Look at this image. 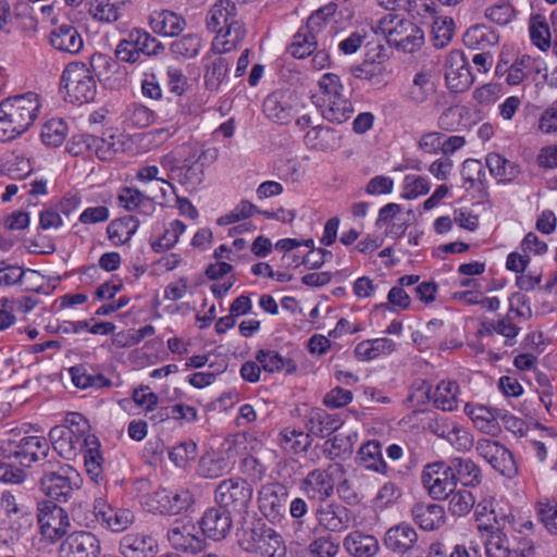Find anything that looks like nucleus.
<instances>
[{"instance_id":"obj_51","label":"nucleus","mask_w":557,"mask_h":557,"mask_svg":"<svg viewBox=\"0 0 557 557\" xmlns=\"http://www.w3.org/2000/svg\"><path fill=\"white\" fill-rule=\"evenodd\" d=\"M339 549V541L330 533L315 537L308 546L310 557H336Z\"/></svg>"},{"instance_id":"obj_24","label":"nucleus","mask_w":557,"mask_h":557,"mask_svg":"<svg viewBox=\"0 0 557 557\" xmlns=\"http://www.w3.org/2000/svg\"><path fill=\"white\" fill-rule=\"evenodd\" d=\"M388 45L407 53L419 50L424 42L423 30L408 20L400 22L398 28L387 40Z\"/></svg>"},{"instance_id":"obj_18","label":"nucleus","mask_w":557,"mask_h":557,"mask_svg":"<svg viewBox=\"0 0 557 557\" xmlns=\"http://www.w3.org/2000/svg\"><path fill=\"white\" fill-rule=\"evenodd\" d=\"M94 515L103 528L112 532L126 530L135 519L133 511L129 509L113 508L103 498L95 500Z\"/></svg>"},{"instance_id":"obj_5","label":"nucleus","mask_w":557,"mask_h":557,"mask_svg":"<svg viewBox=\"0 0 557 557\" xmlns=\"http://www.w3.org/2000/svg\"><path fill=\"white\" fill-rule=\"evenodd\" d=\"M61 84L65 89V100L71 103H88L97 94L94 76L86 64L81 62H72L65 67Z\"/></svg>"},{"instance_id":"obj_19","label":"nucleus","mask_w":557,"mask_h":557,"mask_svg":"<svg viewBox=\"0 0 557 557\" xmlns=\"http://www.w3.org/2000/svg\"><path fill=\"white\" fill-rule=\"evenodd\" d=\"M288 492L281 483H270L259 492V508L270 521L280 520L285 512Z\"/></svg>"},{"instance_id":"obj_36","label":"nucleus","mask_w":557,"mask_h":557,"mask_svg":"<svg viewBox=\"0 0 557 557\" xmlns=\"http://www.w3.org/2000/svg\"><path fill=\"white\" fill-rule=\"evenodd\" d=\"M416 523L423 530H436L445 523V510L436 504H416L412 508Z\"/></svg>"},{"instance_id":"obj_38","label":"nucleus","mask_w":557,"mask_h":557,"mask_svg":"<svg viewBox=\"0 0 557 557\" xmlns=\"http://www.w3.org/2000/svg\"><path fill=\"white\" fill-rule=\"evenodd\" d=\"M73 384L82 389L102 388L112 386L111 380L106 377L91 367L78 364L70 369Z\"/></svg>"},{"instance_id":"obj_40","label":"nucleus","mask_w":557,"mask_h":557,"mask_svg":"<svg viewBox=\"0 0 557 557\" xmlns=\"http://www.w3.org/2000/svg\"><path fill=\"white\" fill-rule=\"evenodd\" d=\"M139 221L133 215H126L111 221L107 227L108 238L114 246L128 243L137 232Z\"/></svg>"},{"instance_id":"obj_8","label":"nucleus","mask_w":557,"mask_h":557,"mask_svg":"<svg viewBox=\"0 0 557 557\" xmlns=\"http://www.w3.org/2000/svg\"><path fill=\"white\" fill-rule=\"evenodd\" d=\"M37 523L40 535L50 544L63 541L70 534L71 521L67 512L50 500L38 503Z\"/></svg>"},{"instance_id":"obj_11","label":"nucleus","mask_w":557,"mask_h":557,"mask_svg":"<svg viewBox=\"0 0 557 557\" xmlns=\"http://www.w3.org/2000/svg\"><path fill=\"white\" fill-rule=\"evenodd\" d=\"M476 454L502 475L512 479L518 467L511 451L497 441L480 438L475 444Z\"/></svg>"},{"instance_id":"obj_54","label":"nucleus","mask_w":557,"mask_h":557,"mask_svg":"<svg viewBox=\"0 0 557 557\" xmlns=\"http://www.w3.org/2000/svg\"><path fill=\"white\" fill-rule=\"evenodd\" d=\"M228 72V62L223 57H216L207 64L205 83L208 89L216 90Z\"/></svg>"},{"instance_id":"obj_61","label":"nucleus","mask_w":557,"mask_h":557,"mask_svg":"<svg viewBox=\"0 0 557 557\" xmlns=\"http://www.w3.org/2000/svg\"><path fill=\"white\" fill-rule=\"evenodd\" d=\"M454 35V21L451 18L435 20L432 27L431 40L437 49L446 47Z\"/></svg>"},{"instance_id":"obj_16","label":"nucleus","mask_w":557,"mask_h":557,"mask_svg":"<svg viewBox=\"0 0 557 557\" xmlns=\"http://www.w3.org/2000/svg\"><path fill=\"white\" fill-rule=\"evenodd\" d=\"M218 157L215 149L194 150L180 168L177 181L190 189H196L205 180V161H213Z\"/></svg>"},{"instance_id":"obj_64","label":"nucleus","mask_w":557,"mask_h":557,"mask_svg":"<svg viewBox=\"0 0 557 557\" xmlns=\"http://www.w3.org/2000/svg\"><path fill=\"white\" fill-rule=\"evenodd\" d=\"M448 508L453 515L463 516L468 513L474 505V497L470 491L459 490L450 494Z\"/></svg>"},{"instance_id":"obj_43","label":"nucleus","mask_w":557,"mask_h":557,"mask_svg":"<svg viewBox=\"0 0 557 557\" xmlns=\"http://www.w3.org/2000/svg\"><path fill=\"white\" fill-rule=\"evenodd\" d=\"M395 343L386 337L364 339L357 344L355 356L360 361H370L395 349Z\"/></svg>"},{"instance_id":"obj_35","label":"nucleus","mask_w":557,"mask_h":557,"mask_svg":"<svg viewBox=\"0 0 557 557\" xmlns=\"http://www.w3.org/2000/svg\"><path fill=\"white\" fill-rule=\"evenodd\" d=\"M157 198V194L147 196L136 188L124 187L117 196V201L127 211L138 210L140 213L150 214L154 210Z\"/></svg>"},{"instance_id":"obj_44","label":"nucleus","mask_w":557,"mask_h":557,"mask_svg":"<svg viewBox=\"0 0 557 557\" xmlns=\"http://www.w3.org/2000/svg\"><path fill=\"white\" fill-rule=\"evenodd\" d=\"M121 119L125 131L144 128L154 122V112L143 104L132 103L122 113Z\"/></svg>"},{"instance_id":"obj_14","label":"nucleus","mask_w":557,"mask_h":557,"mask_svg":"<svg viewBox=\"0 0 557 557\" xmlns=\"http://www.w3.org/2000/svg\"><path fill=\"white\" fill-rule=\"evenodd\" d=\"M87 435L85 430L55 425L49 431V442L60 457L71 460L79 454Z\"/></svg>"},{"instance_id":"obj_20","label":"nucleus","mask_w":557,"mask_h":557,"mask_svg":"<svg viewBox=\"0 0 557 557\" xmlns=\"http://www.w3.org/2000/svg\"><path fill=\"white\" fill-rule=\"evenodd\" d=\"M265 116L278 124H287L294 112V95L289 89H277L263 101Z\"/></svg>"},{"instance_id":"obj_10","label":"nucleus","mask_w":557,"mask_h":557,"mask_svg":"<svg viewBox=\"0 0 557 557\" xmlns=\"http://www.w3.org/2000/svg\"><path fill=\"white\" fill-rule=\"evenodd\" d=\"M421 483L433 499H446L456 488L455 476L446 461H436L424 466Z\"/></svg>"},{"instance_id":"obj_12","label":"nucleus","mask_w":557,"mask_h":557,"mask_svg":"<svg viewBox=\"0 0 557 557\" xmlns=\"http://www.w3.org/2000/svg\"><path fill=\"white\" fill-rule=\"evenodd\" d=\"M344 473V468L338 463L331 465L325 470H312L302 480L301 488L309 498L323 503L333 495L336 480Z\"/></svg>"},{"instance_id":"obj_2","label":"nucleus","mask_w":557,"mask_h":557,"mask_svg":"<svg viewBox=\"0 0 557 557\" xmlns=\"http://www.w3.org/2000/svg\"><path fill=\"white\" fill-rule=\"evenodd\" d=\"M40 111L35 92L9 97L0 102V141H9L24 134Z\"/></svg>"},{"instance_id":"obj_6","label":"nucleus","mask_w":557,"mask_h":557,"mask_svg":"<svg viewBox=\"0 0 557 557\" xmlns=\"http://www.w3.org/2000/svg\"><path fill=\"white\" fill-rule=\"evenodd\" d=\"M238 544L245 552L257 553L261 557H285V546L281 535L263 524L245 529Z\"/></svg>"},{"instance_id":"obj_48","label":"nucleus","mask_w":557,"mask_h":557,"mask_svg":"<svg viewBox=\"0 0 557 557\" xmlns=\"http://www.w3.org/2000/svg\"><path fill=\"white\" fill-rule=\"evenodd\" d=\"M256 360L261 364L264 371L270 373L285 371L287 374H290L297 368L292 359L284 358L277 351L271 349L258 350Z\"/></svg>"},{"instance_id":"obj_59","label":"nucleus","mask_w":557,"mask_h":557,"mask_svg":"<svg viewBox=\"0 0 557 557\" xmlns=\"http://www.w3.org/2000/svg\"><path fill=\"white\" fill-rule=\"evenodd\" d=\"M319 88L321 90V96L319 98V103H324L327 100L337 98L343 96L344 87L338 77V75L334 73H325L319 81Z\"/></svg>"},{"instance_id":"obj_50","label":"nucleus","mask_w":557,"mask_h":557,"mask_svg":"<svg viewBox=\"0 0 557 557\" xmlns=\"http://www.w3.org/2000/svg\"><path fill=\"white\" fill-rule=\"evenodd\" d=\"M186 225L180 221H172L165 227L164 233L154 242L151 243V248L156 252H163L170 250L178 242L180 236L185 232Z\"/></svg>"},{"instance_id":"obj_26","label":"nucleus","mask_w":557,"mask_h":557,"mask_svg":"<svg viewBox=\"0 0 557 557\" xmlns=\"http://www.w3.org/2000/svg\"><path fill=\"white\" fill-rule=\"evenodd\" d=\"M436 91V84L431 70H420L407 87L404 99L414 106L426 102Z\"/></svg>"},{"instance_id":"obj_33","label":"nucleus","mask_w":557,"mask_h":557,"mask_svg":"<svg viewBox=\"0 0 557 557\" xmlns=\"http://www.w3.org/2000/svg\"><path fill=\"white\" fill-rule=\"evenodd\" d=\"M521 327L511 319V314H505L497 320L482 321L478 329L480 336H492L499 334L506 338L507 344L512 345V341L520 333Z\"/></svg>"},{"instance_id":"obj_7","label":"nucleus","mask_w":557,"mask_h":557,"mask_svg":"<svg viewBox=\"0 0 557 557\" xmlns=\"http://www.w3.org/2000/svg\"><path fill=\"white\" fill-rule=\"evenodd\" d=\"M252 495V486L239 476L221 481L214 491V498L219 507L237 515L247 512Z\"/></svg>"},{"instance_id":"obj_27","label":"nucleus","mask_w":557,"mask_h":557,"mask_svg":"<svg viewBox=\"0 0 557 557\" xmlns=\"http://www.w3.org/2000/svg\"><path fill=\"white\" fill-rule=\"evenodd\" d=\"M343 547L349 557H375L381 546L374 535L355 530L343 539Z\"/></svg>"},{"instance_id":"obj_15","label":"nucleus","mask_w":557,"mask_h":557,"mask_svg":"<svg viewBox=\"0 0 557 557\" xmlns=\"http://www.w3.org/2000/svg\"><path fill=\"white\" fill-rule=\"evenodd\" d=\"M446 86L451 92H463L474 82L471 67L465 54L459 50L451 51L446 60Z\"/></svg>"},{"instance_id":"obj_4","label":"nucleus","mask_w":557,"mask_h":557,"mask_svg":"<svg viewBox=\"0 0 557 557\" xmlns=\"http://www.w3.org/2000/svg\"><path fill=\"white\" fill-rule=\"evenodd\" d=\"M1 449L9 458H15L24 467H30L35 462H45L52 457L49 441L42 436H22L18 432L11 431L1 442Z\"/></svg>"},{"instance_id":"obj_37","label":"nucleus","mask_w":557,"mask_h":557,"mask_svg":"<svg viewBox=\"0 0 557 557\" xmlns=\"http://www.w3.org/2000/svg\"><path fill=\"white\" fill-rule=\"evenodd\" d=\"M357 463L368 470L377 473H387L388 467L383 459L381 443L379 441H369L363 444L356 457Z\"/></svg>"},{"instance_id":"obj_32","label":"nucleus","mask_w":557,"mask_h":557,"mask_svg":"<svg viewBox=\"0 0 557 557\" xmlns=\"http://www.w3.org/2000/svg\"><path fill=\"white\" fill-rule=\"evenodd\" d=\"M342 425V421L325 410L315 408L311 409L306 417V429L311 435L325 437L335 432Z\"/></svg>"},{"instance_id":"obj_9","label":"nucleus","mask_w":557,"mask_h":557,"mask_svg":"<svg viewBox=\"0 0 557 557\" xmlns=\"http://www.w3.org/2000/svg\"><path fill=\"white\" fill-rule=\"evenodd\" d=\"M194 495L186 487H159L148 495L144 505L149 511L161 515H180L194 504Z\"/></svg>"},{"instance_id":"obj_3","label":"nucleus","mask_w":557,"mask_h":557,"mask_svg":"<svg viewBox=\"0 0 557 557\" xmlns=\"http://www.w3.org/2000/svg\"><path fill=\"white\" fill-rule=\"evenodd\" d=\"M40 467L44 473L39 480L41 491L59 503L69 502L78 487V473L57 457L47 459Z\"/></svg>"},{"instance_id":"obj_39","label":"nucleus","mask_w":557,"mask_h":557,"mask_svg":"<svg viewBox=\"0 0 557 557\" xmlns=\"http://www.w3.org/2000/svg\"><path fill=\"white\" fill-rule=\"evenodd\" d=\"M479 530L485 532V550L487 557H508L512 550L507 535L495 525L479 524Z\"/></svg>"},{"instance_id":"obj_21","label":"nucleus","mask_w":557,"mask_h":557,"mask_svg":"<svg viewBox=\"0 0 557 557\" xmlns=\"http://www.w3.org/2000/svg\"><path fill=\"white\" fill-rule=\"evenodd\" d=\"M418 389L423 392L426 400L432 399L434 406L443 411H453L458 408L459 385L456 381L443 380L434 392L426 381H422Z\"/></svg>"},{"instance_id":"obj_29","label":"nucleus","mask_w":557,"mask_h":557,"mask_svg":"<svg viewBox=\"0 0 557 557\" xmlns=\"http://www.w3.org/2000/svg\"><path fill=\"white\" fill-rule=\"evenodd\" d=\"M417 541L418 533L408 523H399L389 528L384 536L386 548L397 554H404L412 549Z\"/></svg>"},{"instance_id":"obj_45","label":"nucleus","mask_w":557,"mask_h":557,"mask_svg":"<svg viewBox=\"0 0 557 557\" xmlns=\"http://www.w3.org/2000/svg\"><path fill=\"white\" fill-rule=\"evenodd\" d=\"M318 48V35L301 26L293 36L287 51L297 59L311 55Z\"/></svg>"},{"instance_id":"obj_13","label":"nucleus","mask_w":557,"mask_h":557,"mask_svg":"<svg viewBox=\"0 0 557 557\" xmlns=\"http://www.w3.org/2000/svg\"><path fill=\"white\" fill-rule=\"evenodd\" d=\"M100 554V539L84 530L67 534L58 548V557H99Z\"/></svg>"},{"instance_id":"obj_31","label":"nucleus","mask_w":557,"mask_h":557,"mask_svg":"<svg viewBox=\"0 0 557 557\" xmlns=\"http://www.w3.org/2000/svg\"><path fill=\"white\" fill-rule=\"evenodd\" d=\"M149 23L154 33L169 37L178 36L186 26L184 17L170 10L153 12Z\"/></svg>"},{"instance_id":"obj_22","label":"nucleus","mask_w":557,"mask_h":557,"mask_svg":"<svg viewBox=\"0 0 557 557\" xmlns=\"http://www.w3.org/2000/svg\"><path fill=\"white\" fill-rule=\"evenodd\" d=\"M200 527L207 537L213 541L224 540L233 528L231 512L221 507L209 508L201 518Z\"/></svg>"},{"instance_id":"obj_53","label":"nucleus","mask_w":557,"mask_h":557,"mask_svg":"<svg viewBox=\"0 0 557 557\" xmlns=\"http://www.w3.org/2000/svg\"><path fill=\"white\" fill-rule=\"evenodd\" d=\"M335 141L336 137L334 131L327 126H314L305 135L306 145L318 150H326L331 148Z\"/></svg>"},{"instance_id":"obj_60","label":"nucleus","mask_w":557,"mask_h":557,"mask_svg":"<svg viewBox=\"0 0 557 557\" xmlns=\"http://www.w3.org/2000/svg\"><path fill=\"white\" fill-rule=\"evenodd\" d=\"M227 470V462L224 458L207 455L198 465V473L207 479H215L223 475Z\"/></svg>"},{"instance_id":"obj_30","label":"nucleus","mask_w":557,"mask_h":557,"mask_svg":"<svg viewBox=\"0 0 557 557\" xmlns=\"http://www.w3.org/2000/svg\"><path fill=\"white\" fill-rule=\"evenodd\" d=\"M447 462L448 469L455 476V485L460 482L463 486L475 487L482 481L480 467L470 458L454 457Z\"/></svg>"},{"instance_id":"obj_63","label":"nucleus","mask_w":557,"mask_h":557,"mask_svg":"<svg viewBox=\"0 0 557 557\" xmlns=\"http://www.w3.org/2000/svg\"><path fill=\"white\" fill-rule=\"evenodd\" d=\"M89 13L95 20L103 23H113L120 16L117 5L106 0L90 2Z\"/></svg>"},{"instance_id":"obj_57","label":"nucleus","mask_w":557,"mask_h":557,"mask_svg":"<svg viewBox=\"0 0 557 557\" xmlns=\"http://www.w3.org/2000/svg\"><path fill=\"white\" fill-rule=\"evenodd\" d=\"M81 143L85 145L86 150L94 151L101 160H108L116 151L114 143L95 135H81Z\"/></svg>"},{"instance_id":"obj_42","label":"nucleus","mask_w":557,"mask_h":557,"mask_svg":"<svg viewBox=\"0 0 557 557\" xmlns=\"http://www.w3.org/2000/svg\"><path fill=\"white\" fill-rule=\"evenodd\" d=\"M322 116L331 123L342 124L354 113L351 101L343 96L319 103Z\"/></svg>"},{"instance_id":"obj_58","label":"nucleus","mask_w":557,"mask_h":557,"mask_svg":"<svg viewBox=\"0 0 557 557\" xmlns=\"http://www.w3.org/2000/svg\"><path fill=\"white\" fill-rule=\"evenodd\" d=\"M201 48V39L197 35L188 34L171 44V52L176 57L194 58Z\"/></svg>"},{"instance_id":"obj_23","label":"nucleus","mask_w":557,"mask_h":557,"mask_svg":"<svg viewBox=\"0 0 557 557\" xmlns=\"http://www.w3.org/2000/svg\"><path fill=\"white\" fill-rule=\"evenodd\" d=\"M195 527L176 520L168 531V540L173 548L189 554H197L205 547V542L196 536Z\"/></svg>"},{"instance_id":"obj_25","label":"nucleus","mask_w":557,"mask_h":557,"mask_svg":"<svg viewBox=\"0 0 557 557\" xmlns=\"http://www.w3.org/2000/svg\"><path fill=\"white\" fill-rule=\"evenodd\" d=\"M49 40L55 50L69 54H76L84 47L81 33L70 23L57 25L51 30Z\"/></svg>"},{"instance_id":"obj_56","label":"nucleus","mask_w":557,"mask_h":557,"mask_svg":"<svg viewBox=\"0 0 557 557\" xmlns=\"http://www.w3.org/2000/svg\"><path fill=\"white\" fill-rule=\"evenodd\" d=\"M536 513L546 530L557 535V502L548 498L540 499L536 503Z\"/></svg>"},{"instance_id":"obj_47","label":"nucleus","mask_w":557,"mask_h":557,"mask_svg":"<svg viewBox=\"0 0 557 557\" xmlns=\"http://www.w3.org/2000/svg\"><path fill=\"white\" fill-rule=\"evenodd\" d=\"M486 166L492 176L499 182H511L518 174V166L497 152H490L485 157Z\"/></svg>"},{"instance_id":"obj_17","label":"nucleus","mask_w":557,"mask_h":557,"mask_svg":"<svg viewBox=\"0 0 557 557\" xmlns=\"http://www.w3.org/2000/svg\"><path fill=\"white\" fill-rule=\"evenodd\" d=\"M317 527L330 533H342L349 529L351 512L344 505L331 502L322 503L315 509Z\"/></svg>"},{"instance_id":"obj_49","label":"nucleus","mask_w":557,"mask_h":557,"mask_svg":"<svg viewBox=\"0 0 557 557\" xmlns=\"http://www.w3.org/2000/svg\"><path fill=\"white\" fill-rule=\"evenodd\" d=\"M530 38L542 51H546L552 46V34L546 18L541 14L532 15L529 24Z\"/></svg>"},{"instance_id":"obj_34","label":"nucleus","mask_w":557,"mask_h":557,"mask_svg":"<svg viewBox=\"0 0 557 557\" xmlns=\"http://www.w3.org/2000/svg\"><path fill=\"white\" fill-rule=\"evenodd\" d=\"M120 547L125 557H153L157 542L150 535L129 533L123 536Z\"/></svg>"},{"instance_id":"obj_41","label":"nucleus","mask_w":557,"mask_h":557,"mask_svg":"<svg viewBox=\"0 0 557 557\" xmlns=\"http://www.w3.org/2000/svg\"><path fill=\"white\" fill-rule=\"evenodd\" d=\"M499 36L491 27L478 24L471 26L463 35L465 45L474 50H485L498 44Z\"/></svg>"},{"instance_id":"obj_55","label":"nucleus","mask_w":557,"mask_h":557,"mask_svg":"<svg viewBox=\"0 0 557 557\" xmlns=\"http://www.w3.org/2000/svg\"><path fill=\"white\" fill-rule=\"evenodd\" d=\"M67 126L61 119H51L41 128V139L47 146L58 147L63 144Z\"/></svg>"},{"instance_id":"obj_62","label":"nucleus","mask_w":557,"mask_h":557,"mask_svg":"<svg viewBox=\"0 0 557 557\" xmlns=\"http://www.w3.org/2000/svg\"><path fill=\"white\" fill-rule=\"evenodd\" d=\"M336 10V3L330 2L325 4L311 13L304 27H308L309 30L319 36L326 26L329 18L335 14Z\"/></svg>"},{"instance_id":"obj_46","label":"nucleus","mask_w":557,"mask_h":557,"mask_svg":"<svg viewBox=\"0 0 557 557\" xmlns=\"http://www.w3.org/2000/svg\"><path fill=\"white\" fill-rule=\"evenodd\" d=\"M277 442L282 449L295 455L306 451L312 443L309 433L292 428L282 430L278 434Z\"/></svg>"},{"instance_id":"obj_28","label":"nucleus","mask_w":557,"mask_h":557,"mask_svg":"<svg viewBox=\"0 0 557 557\" xmlns=\"http://www.w3.org/2000/svg\"><path fill=\"white\" fill-rule=\"evenodd\" d=\"M84 443L79 453L83 455L87 474L98 484L103 480L104 465L100 441L96 435L88 434Z\"/></svg>"},{"instance_id":"obj_1","label":"nucleus","mask_w":557,"mask_h":557,"mask_svg":"<svg viewBox=\"0 0 557 557\" xmlns=\"http://www.w3.org/2000/svg\"><path fill=\"white\" fill-rule=\"evenodd\" d=\"M208 30L216 33L212 50L222 54L238 47L245 39L247 29L239 17V9L234 0H218L206 16Z\"/></svg>"},{"instance_id":"obj_52","label":"nucleus","mask_w":557,"mask_h":557,"mask_svg":"<svg viewBox=\"0 0 557 557\" xmlns=\"http://www.w3.org/2000/svg\"><path fill=\"white\" fill-rule=\"evenodd\" d=\"M129 33L133 37L139 55H158L164 51V46L148 32L141 28H134Z\"/></svg>"}]
</instances>
